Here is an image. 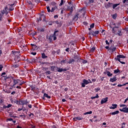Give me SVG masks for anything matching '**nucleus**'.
Returning <instances> with one entry per match:
<instances>
[{"instance_id": "473e14b6", "label": "nucleus", "mask_w": 128, "mask_h": 128, "mask_svg": "<svg viewBox=\"0 0 128 128\" xmlns=\"http://www.w3.org/2000/svg\"><path fill=\"white\" fill-rule=\"evenodd\" d=\"M120 108H122V107H124V106H126V104H120Z\"/></svg>"}, {"instance_id": "7ed1b4c3", "label": "nucleus", "mask_w": 128, "mask_h": 128, "mask_svg": "<svg viewBox=\"0 0 128 128\" xmlns=\"http://www.w3.org/2000/svg\"><path fill=\"white\" fill-rule=\"evenodd\" d=\"M92 84V81L90 80H84L83 82L82 83V88H84L86 86V84Z\"/></svg>"}, {"instance_id": "7c9ffc66", "label": "nucleus", "mask_w": 128, "mask_h": 128, "mask_svg": "<svg viewBox=\"0 0 128 128\" xmlns=\"http://www.w3.org/2000/svg\"><path fill=\"white\" fill-rule=\"evenodd\" d=\"M118 36H122V32L120 30H118Z\"/></svg>"}, {"instance_id": "338daca9", "label": "nucleus", "mask_w": 128, "mask_h": 128, "mask_svg": "<svg viewBox=\"0 0 128 128\" xmlns=\"http://www.w3.org/2000/svg\"><path fill=\"white\" fill-rule=\"evenodd\" d=\"M68 50H70V48H67L66 49V51L68 52Z\"/></svg>"}, {"instance_id": "79ce46f5", "label": "nucleus", "mask_w": 128, "mask_h": 128, "mask_svg": "<svg viewBox=\"0 0 128 128\" xmlns=\"http://www.w3.org/2000/svg\"><path fill=\"white\" fill-rule=\"evenodd\" d=\"M4 76H6V72H4L2 74L1 76H3L4 78Z\"/></svg>"}, {"instance_id": "2eb2a0df", "label": "nucleus", "mask_w": 128, "mask_h": 128, "mask_svg": "<svg viewBox=\"0 0 128 128\" xmlns=\"http://www.w3.org/2000/svg\"><path fill=\"white\" fill-rule=\"evenodd\" d=\"M6 10H8V7L5 8V10H3L1 12V14L2 16V14H6Z\"/></svg>"}, {"instance_id": "c03bdc74", "label": "nucleus", "mask_w": 128, "mask_h": 128, "mask_svg": "<svg viewBox=\"0 0 128 128\" xmlns=\"http://www.w3.org/2000/svg\"><path fill=\"white\" fill-rule=\"evenodd\" d=\"M74 62V60L72 59L70 61L69 64H72V62Z\"/></svg>"}, {"instance_id": "e433bc0d", "label": "nucleus", "mask_w": 128, "mask_h": 128, "mask_svg": "<svg viewBox=\"0 0 128 128\" xmlns=\"http://www.w3.org/2000/svg\"><path fill=\"white\" fill-rule=\"evenodd\" d=\"M32 48L34 50H38V46H33Z\"/></svg>"}, {"instance_id": "0eeeda50", "label": "nucleus", "mask_w": 128, "mask_h": 128, "mask_svg": "<svg viewBox=\"0 0 128 128\" xmlns=\"http://www.w3.org/2000/svg\"><path fill=\"white\" fill-rule=\"evenodd\" d=\"M118 108V104H112V106L110 107V110H116Z\"/></svg>"}, {"instance_id": "e2e57ef3", "label": "nucleus", "mask_w": 128, "mask_h": 128, "mask_svg": "<svg viewBox=\"0 0 128 128\" xmlns=\"http://www.w3.org/2000/svg\"><path fill=\"white\" fill-rule=\"evenodd\" d=\"M16 94V92H12L11 93V94Z\"/></svg>"}, {"instance_id": "ea45409f", "label": "nucleus", "mask_w": 128, "mask_h": 128, "mask_svg": "<svg viewBox=\"0 0 128 128\" xmlns=\"http://www.w3.org/2000/svg\"><path fill=\"white\" fill-rule=\"evenodd\" d=\"M100 88H97L96 89H95V90L96 92H98V90H100Z\"/></svg>"}, {"instance_id": "393cba45", "label": "nucleus", "mask_w": 128, "mask_h": 128, "mask_svg": "<svg viewBox=\"0 0 128 128\" xmlns=\"http://www.w3.org/2000/svg\"><path fill=\"white\" fill-rule=\"evenodd\" d=\"M124 112H128V108L126 107L124 108Z\"/></svg>"}, {"instance_id": "0e129e2a", "label": "nucleus", "mask_w": 128, "mask_h": 128, "mask_svg": "<svg viewBox=\"0 0 128 128\" xmlns=\"http://www.w3.org/2000/svg\"><path fill=\"white\" fill-rule=\"evenodd\" d=\"M90 2H94V0H89Z\"/></svg>"}, {"instance_id": "de8ad7c7", "label": "nucleus", "mask_w": 128, "mask_h": 128, "mask_svg": "<svg viewBox=\"0 0 128 128\" xmlns=\"http://www.w3.org/2000/svg\"><path fill=\"white\" fill-rule=\"evenodd\" d=\"M2 14H0V22L2 20Z\"/></svg>"}, {"instance_id": "20e7f679", "label": "nucleus", "mask_w": 128, "mask_h": 128, "mask_svg": "<svg viewBox=\"0 0 128 128\" xmlns=\"http://www.w3.org/2000/svg\"><path fill=\"white\" fill-rule=\"evenodd\" d=\"M13 86H14L16 84H18L19 86H22V83H20V80L16 79H13Z\"/></svg>"}, {"instance_id": "f704fd0d", "label": "nucleus", "mask_w": 128, "mask_h": 128, "mask_svg": "<svg viewBox=\"0 0 128 128\" xmlns=\"http://www.w3.org/2000/svg\"><path fill=\"white\" fill-rule=\"evenodd\" d=\"M94 24H92L90 26V28H94Z\"/></svg>"}, {"instance_id": "bf43d9fd", "label": "nucleus", "mask_w": 128, "mask_h": 128, "mask_svg": "<svg viewBox=\"0 0 128 128\" xmlns=\"http://www.w3.org/2000/svg\"><path fill=\"white\" fill-rule=\"evenodd\" d=\"M86 62H87L86 60H84V61L82 62V63H83V64H86Z\"/></svg>"}, {"instance_id": "a18cd8bd", "label": "nucleus", "mask_w": 128, "mask_h": 128, "mask_svg": "<svg viewBox=\"0 0 128 128\" xmlns=\"http://www.w3.org/2000/svg\"><path fill=\"white\" fill-rule=\"evenodd\" d=\"M126 86V84H122H122H118V86L120 87V86Z\"/></svg>"}, {"instance_id": "37998d69", "label": "nucleus", "mask_w": 128, "mask_h": 128, "mask_svg": "<svg viewBox=\"0 0 128 128\" xmlns=\"http://www.w3.org/2000/svg\"><path fill=\"white\" fill-rule=\"evenodd\" d=\"M20 118H26V116L24 115H20Z\"/></svg>"}, {"instance_id": "4be33fe9", "label": "nucleus", "mask_w": 128, "mask_h": 128, "mask_svg": "<svg viewBox=\"0 0 128 128\" xmlns=\"http://www.w3.org/2000/svg\"><path fill=\"white\" fill-rule=\"evenodd\" d=\"M44 98H50V96H48L46 94H44Z\"/></svg>"}, {"instance_id": "ddd939ff", "label": "nucleus", "mask_w": 128, "mask_h": 128, "mask_svg": "<svg viewBox=\"0 0 128 128\" xmlns=\"http://www.w3.org/2000/svg\"><path fill=\"white\" fill-rule=\"evenodd\" d=\"M20 104H28V102H26V100H21L20 102Z\"/></svg>"}, {"instance_id": "423d86ee", "label": "nucleus", "mask_w": 128, "mask_h": 128, "mask_svg": "<svg viewBox=\"0 0 128 128\" xmlns=\"http://www.w3.org/2000/svg\"><path fill=\"white\" fill-rule=\"evenodd\" d=\"M108 98H106L102 99L101 100V102H100L101 104H106V102H108Z\"/></svg>"}, {"instance_id": "774afa93", "label": "nucleus", "mask_w": 128, "mask_h": 128, "mask_svg": "<svg viewBox=\"0 0 128 128\" xmlns=\"http://www.w3.org/2000/svg\"><path fill=\"white\" fill-rule=\"evenodd\" d=\"M52 128H56V127L55 126H52Z\"/></svg>"}, {"instance_id": "412c9836", "label": "nucleus", "mask_w": 128, "mask_h": 128, "mask_svg": "<svg viewBox=\"0 0 128 128\" xmlns=\"http://www.w3.org/2000/svg\"><path fill=\"white\" fill-rule=\"evenodd\" d=\"M14 4H12L11 5H10V9H9V10H14V7H12V6H14Z\"/></svg>"}, {"instance_id": "bb28decb", "label": "nucleus", "mask_w": 128, "mask_h": 128, "mask_svg": "<svg viewBox=\"0 0 128 128\" xmlns=\"http://www.w3.org/2000/svg\"><path fill=\"white\" fill-rule=\"evenodd\" d=\"M44 17V16L42 14L39 20H38V22H40L42 20V18Z\"/></svg>"}, {"instance_id": "69168bd1", "label": "nucleus", "mask_w": 128, "mask_h": 128, "mask_svg": "<svg viewBox=\"0 0 128 128\" xmlns=\"http://www.w3.org/2000/svg\"><path fill=\"white\" fill-rule=\"evenodd\" d=\"M31 46H32V48H33V46H36L34 44H31Z\"/></svg>"}, {"instance_id": "09e8293b", "label": "nucleus", "mask_w": 128, "mask_h": 128, "mask_svg": "<svg viewBox=\"0 0 128 128\" xmlns=\"http://www.w3.org/2000/svg\"><path fill=\"white\" fill-rule=\"evenodd\" d=\"M46 74H50V71H47L46 72Z\"/></svg>"}, {"instance_id": "6ab92c4d", "label": "nucleus", "mask_w": 128, "mask_h": 128, "mask_svg": "<svg viewBox=\"0 0 128 128\" xmlns=\"http://www.w3.org/2000/svg\"><path fill=\"white\" fill-rule=\"evenodd\" d=\"M56 68H58V67L52 66L51 67V70H52V72H54V70H56Z\"/></svg>"}, {"instance_id": "f257e3e1", "label": "nucleus", "mask_w": 128, "mask_h": 128, "mask_svg": "<svg viewBox=\"0 0 128 128\" xmlns=\"http://www.w3.org/2000/svg\"><path fill=\"white\" fill-rule=\"evenodd\" d=\"M12 52L13 54L15 56L14 60H16L15 62H20V52H16V51H12Z\"/></svg>"}, {"instance_id": "72a5a7b5", "label": "nucleus", "mask_w": 128, "mask_h": 128, "mask_svg": "<svg viewBox=\"0 0 128 128\" xmlns=\"http://www.w3.org/2000/svg\"><path fill=\"white\" fill-rule=\"evenodd\" d=\"M10 106H12V104H9L8 105V106H4V108H10Z\"/></svg>"}, {"instance_id": "a878e982", "label": "nucleus", "mask_w": 128, "mask_h": 128, "mask_svg": "<svg viewBox=\"0 0 128 128\" xmlns=\"http://www.w3.org/2000/svg\"><path fill=\"white\" fill-rule=\"evenodd\" d=\"M42 58H48V56H46V54H42Z\"/></svg>"}, {"instance_id": "c9c22d12", "label": "nucleus", "mask_w": 128, "mask_h": 128, "mask_svg": "<svg viewBox=\"0 0 128 128\" xmlns=\"http://www.w3.org/2000/svg\"><path fill=\"white\" fill-rule=\"evenodd\" d=\"M47 10H48V12H50V6H47Z\"/></svg>"}, {"instance_id": "f03ea898", "label": "nucleus", "mask_w": 128, "mask_h": 128, "mask_svg": "<svg viewBox=\"0 0 128 128\" xmlns=\"http://www.w3.org/2000/svg\"><path fill=\"white\" fill-rule=\"evenodd\" d=\"M120 58H126V56L124 55H118L116 58H115L116 60H118L122 64H124L126 62L120 61Z\"/></svg>"}, {"instance_id": "49530a36", "label": "nucleus", "mask_w": 128, "mask_h": 128, "mask_svg": "<svg viewBox=\"0 0 128 128\" xmlns=\"http://www.w3.org/2000/svg\"><path fill=\"white\" fill-rule=\"evenodd\" d=\"M62 4H64V0H61V2H60V6H62Z\"/></svg>"}, {"instance_id": "5fc2aeb1", "label": "nucleus", "mask_w": 128, "mask_h": 128, "mask_svg": "<svg viewBox=\"0 0 128 128\" xmlns=\"http://www.w3.org/2000/svg\"><path fill=\"white\" fill-rule=\"evenodd\" d=\"M58 18V15H55V16H54V18Z\"/></svg>"}, {"instance_id": "b1692460", "label": "nucleus", "mask_w": 128, "mask_h": 128, "mask_svg": "<svg viewBox=\"0 0 128 128\" xmlns=\"http://www.w3.org/2000/svg\"><path fill=\"white\" fill-rule=\"evenodd\" d=\"M117 16H118V15L116 14H114L112 15V18H114V20H116Z\"/></svg>"}, {"instance_id": "680f3d73", "label": "nucleus", "mask_w": 128, "mask_h": 128, "mask_svg": "<svg viewBox=\"0 0 128 128\" xmlns=\"http://www.w3.org/2000/svg\"><path fill=\"white\" fill-rule=\"evenodd\" d=\"M28 106L30 108H32V104L28 105Z\"/></svg>"}, {"instance_id": "603ef678", "label": "nucleus", "mask_w": 128, "mask_h": 128, "mask_svg": "<svg viewBox=\"0 0 128 128\" xmlns=\"http://www.w3.org/2000/svg\"><path fill=\"white\" fill-rule=\"evenodd\" d=\"M65 62H66V60H63L61 61L62 64H64Z\"/></svg>"}, {"instance_id": "58836bf2", "label": "nucleus", "mask_w": 128, "mask_h": 128, "mask_svg": "<svg viewBox=\"0 0 128 128\" xmlns=\"http://www.w3.org/2000/svg\"><path fill=\"white\" fill-rule=\"evenodd\" d=\"M2 68H4V66H2V65H0V71L2 72Z\"/></svg>"}, {"instance_id": "4c0bfd02", "label": "nucleus", "mask_w": 128, "mask_h": 128, "mask_svg": "<svg viewBox=\"0 0 128 128\" xmlns=\"http://www.w3.org/2000/svg\"><path fill=\"white\" fill-rule=\"evenodd\" d=\"M78 14L76 15L74 18V20H78Z\"/></svg>"}, {"instance_id": "a19ab883", "label": "nucleus", "mask_w": 128, "mask_h": 128, "mask_svg": "<svg viewBox=\"0 0 128 128\" xmlns=\"http://www.w3.org/2000/svg\"><path fill=\"white\" fill-rule=\"evenodd\" d=\"M38 30L39 32H44V28H40Z\"/></svg>"}, {"instance_id": "f8f14e48", "label": "nucleus", "mask_w": 128, "mask_h": 128, "mask_svg": "<svg viewBox=\"0 0 128 128\" xmlns=\"http://www.w3.org/2000/svg\"><path fill=\"white\" fill-rule=\"evenodd\" d=\"M74 120H82V118L81 117H76L73 118Z\"/></svg>"}, {"instance_id": "c85d7f7f", "label": "nucleus", "mask_w": 128, "mask_h": 128, "mask_svg": "<svg viewBox=\"0 0 128 128\" xmlns=\"http://www.w3.org/2000/svg\"><path fill=\"white\" fill-rule=\"evenodd\" d=\"M96 50V48L94 47H92L91 49H90V52H94V50Z\"/></svg>"}, {"instance_id": "6e6d98bb", "label": "nucleus", "mask_w": 128, "mask_h": 128, "mask_svg": "<svg viewBox=\"0 0 128 128\" xmlns=\"http://www.w3.org/2000/svg\"><path fill=\"white\" fill-rule=\"evenodd\" d=\"M120 112H124V108L122 109H120Z\"/></svg>"}, {"instance_id": "aec40b11", "label": "nucleus", "mask_w": 128, "mask_h": 128, "mask_svg": "<svg viewBox=\"0 0 128 128\" xmlns=\"http://www.w3.org/2000/svg\"><path fill=\"white\" fill-rule=\"evenodd\" d=\"M92 114V112L90 111V112H86V113H84V115L86 116V114Z\"/></svg>"}, {"instance_id": "864d4df0", "label": "nucleus", "mask_w": 128, "mask_h": 128, "mask_svg": "<svg viewBox=\"0 0 128 128\" xmlns=\"http://www.w3.org/2000/svg\"><path fill=\"white\" fill-rule=\"evenodd\" d=\"M13 68H18V66L17 65H14L13 66Z\"/></svg>"}, {"instance_id": "4d7b16f0", "label": "nucleus", "mask_w": 128, "mask_h": 128, "mask_svg": "<svg viewBox=\"0 0 128 128\" xmlns=\"http://www.w3.org/2000/svg\"><path fill=\"white\" fill-rule=\"evenodd\" d=\"M106 44H110V43H108V40H106Z\"/></svg>"}, {"instance_id": "a211bd4d", "label": "nucleus", "mask_w": 128, "mask_h": 128, "mask_svg": "<svg viewBox=\"0 0 128 128\" xmlns=\"http://www.w3.org/2000/svg\"><path fill=\"white\" fill-rule=\"evenodd\" d=\"M100 96H98V94H96V96L91 97L92 100H94V98H98Z\"/></svg>"}, {"instance_id": "f3484780", "label": "nucleus", "mask_w": 128, "mask_h": 128, "mask_svg": "<svg viewBox=\"0 0 128 128\" xmlns=\"http://www.w3.org/2000/svg\"><path fill=\"white\" fill-rule=\"evenodd\" d=\"M73 8H74V6H70L69 7H68V10H70L71 12H72L73 11Z\"/></svg>"}, {"instance_id": "052dcab7", "label": "nucleus", "mask_w": 128, "mask_h": 128, "mask_svg": "<svg viewBox=\"0 0 128 128\" xmlns=\"http://www.w3.org/2000/svg\"><path fill=\"white\" fill-rule=\"evenodd\" d=\"M128 0H123V3H124V4H126V2H128Z\"/></svg>"}, {"instance_id": "13d9d810", "label": "nucleus", "mask_w": 128, "mask_h": 128, "mask_svg": "<svg viewBox=\"0 0 128 128\" xmlns=\"http://www.w3.org/2000/svg\"><path fill=\"white\" fill-rule=\"evenodd\" d=\"M32 54L33 56H36V52H32Z\"/></svg>"}, {"instance_id": "4468645a", "label": "nucleus", "mask_w": 128, "mask_h": 128, "mask_svg": "<svg viewBox=\"0 0 128 128\" xmlns=\"http://www.w3.org/2000/svg\"><path fill=\"white\" fill-rule=\"evenodd\" d=\"M119 112H120V111L116 110V112L110 113V114H112V116H114V114H118Z\"/></svg>"}, {"instance_id": "c756f323", "label": "nucleus", "mask_w": 128, "mask_h": 128, "mask_svg": "<svg viewBox=\"0 0 128 128\" xmlns=\"http://www.w3.org/2000/svg\"><path fill=\"white\" fill-rule=\"evenodd\" d=\"M56 8V6H55L54 8H52V10H51V12H54Z\"/></svg>"}, {"instance_id": "8fccbe9b", "label": "nucleus", "mask_w": 128, "mask_h": 128, "mask_svg": "<svg viewBox=\"0 0 128 128\" xmlns=\"http://www.w3.org/2000/svg\"><path fill=\"white\" fill-rule=\"evenodd\" d=\"M112 4L108 3V8H110V5Z\"/></svg>"}, {"instance_id": "dca6fc26", "label": "nucleus", "mask_w": 128, "mask_h": 128, "mask_svg": "<svg viewBox=\"0 0 128 128\" xmlns=\"http://www.w3.org/2000/svg\"><path fill=\"white\" fill-rule=\"evenodd\" d=\"M56 32H58V31H55L54 34V40H56Z\"/></svg>"}, {"instance_id": "1a4fd4ad", "label": "nucleus", "mask_w": 128, "mask_h": 128, "mask_svg": "<svg viewBox=\"0 0 128 128\" xmlns=\"http://www.w3.org/2000/svg\"><path fill=\"white\" fill-rule=\"evenodd\" d=\"M116 77L114 76L113 78H110V82H116Z\"/></svg>"}, {"instance_id": "39448f33", "label": "nucleus", "mask_w": 128, "mask_h": 128, "mask_svg": "<svg viewBox=\"0 0 128 128\" xmlns=\"http://www.w3.org/2000/svg\"><path fill=\"white\" fill-rule=\"evenodd\" d=\"M100 33V32L98 30H96L95 32H88V34L90 36V34H92V36H96V34H98Z\"/></svg>"}, {"instance_id": "9b49d317", "label": "nucleus", "mask_w": 128, "mask_h": 128, "mask_svg": "<svg viewBox=\"0 0 128 128\" xmlns=\"http://www.w3.org/2000/svg\"><path fill=\"white\" fill-rule=\"evenodd\" d=\"M116 50V48L112 46L110 47L109 48V50H112V52H114Z\"/></svg>"}, {"instance_id": "9d476101", "label": "nucleus", "mask_w": 128, "mask_h": 128, "mask_svg": "<svg viewBox=\"0 0 128 128\" xmlns=\"http://www.w3.org/2000/svg\"><path fill=\"white\" fill-rule=\"evenodd\" d=\"M116 30L118 31V27H114L112 28V33L116 34Z\"/></svg>"}, {"instance_id": "cd10ccee", "label": "nucleus", "mask_w": 128, "mask_h": 128, "mask_svg": "<svg viewBox=\"0 0 128 128\" xmlns=\"http://www.w3.org/2000/svg\"><path fill=\"white\" fill-rule=\"evenodd\" d=\"M118 6H120V4H114L113 5L112 8H116Z\"/></svg>"}, {"instance_id": "6e6552de", "label": "nucleus", "mask_w": 128, "mask_h": 128, "mask_svg": "<svg viewBox=\"0 0 128 128\" xmlns=\"http://www.w3.org/2000/svg\"><path fill=\"white\" fill-rule=\"evenodd\" d=\"M56 70L58 72H66V69H63L62 68H58L57 67Z\"/></svg>"}, {"instance_id": "2f4dec72", "label": "nucleus", "mask_w": 128, "mask_h": 128, "mask_svg": "<svg viewBox=\"0 0 128 128\" xmlns=\"http://www.w3.org/2000/svg\"><path fill=\"white\" fill-rule=\"evenodd\" d=\"M118 72H120V70H114V74H118Z\"/></svg>"}, {"instance_id": "3c124183", "label": "nucleus", "mask_w": 128, "mask_h": 128, "mask_svg": "<svg viewBox=\"0 0 128 128\" xmlns=\"http://www.w3.org/2000/svg\"><path fill=\"white\" fill-rule=\"evenodd\" d=\"M8 120H9L10 122V121L12 120V118H8V119L7 120V122H8Z\"/></svg>"}, {"instance_id": "5701e85b", "label": "nucleus", "mask_w": 128, "mask_h": 128, "mask_svg": "<svg viewBox=\"0 0 128 128\" xmlns=\"http://www.w3.org/2000/svg\"><path fill=\"white\" fill-rule=\"evenodd\" d=\"M107 76H112V74L110 73L109 71H108Z\"/></svg>"}]
</instances>
